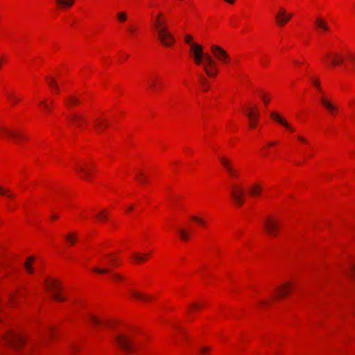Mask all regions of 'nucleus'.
Instances as JSON below:
<instances>
[{
  "mask_svg": "<svg viewBox=\"0 0 355 355\" xmlns=\"http://www.w3.org/2000/svg\"><path fill=\"white\" fill-rule=\"evenodd\" d=\"M153 26L157 33V37L160 42L166 46H171L174 42V38L171 33L168 30L164 19L155 18Z\"/></svg>",
  "mask_w": 355,
  "mask_h": 355,
  "instance_id": "obj_1",
  "label": "nucleus"
},
{
  "mask_svg": "<svg viewBox=\"0 0 355 355\" xmlns=\"http://www.w3.org/2000/svg\"><path fill=\"white\" fill-rule=\"evenodd\" d=\"M45 286L51 293V296L54 300L62 302L66 300L60 293L62 289L61 285L55 280H46L45 282Z\"/></svg>",
  "mask_w": 355,
  "mask_h": 355,
  "instance_id": "obj_2",
  "label": "nucleus"
},
{
  "mask_svg": "<svg viewBox=\"0 0 355 355\" xmlns=\"http://www.w3.org/2000/svg\"><path fill=\"white\" fill-rule=\"evenodd\" d=\"M263 228L270 236L275 237L279 232L280 223L277 219L269 216L263 223Z\"/></svg>",
  "mask_w": 355,
  "mask_h": 355,
  "instance_id": "obj_3",
  "label": "nucleus"
},
{
  "mask_svg": "<svg viewBox=\"0 0 355 355\" xmlns=\"http://www.w3.org/2000/svg\"><path fill=\"white\" fill-rule=\"evenodd\" d=\"M202 65L203 69L208 76L212 78L216 76L217 69L216 67V62L209 54L205 55V61L203 62Z\"/></svg>",
  "mask_w": 355,
  "mask_h": 355,
  "instance_id": "obj_4",
  "label": "nucleus"
},
{
  "mask_svg": "<svg viewBox=\"0 0 355 355\" xmlns=\"http://www.w3.org/2000/svg\"><path fill=\"white\" fill-rule=\"evenodd\" d=\"M8 345L12 346L15 349H18L24 344L22 336L15 333H8L4 338Z\"/></svg>",
  "mask_w": 355,
  "mask_h": 355,
  "instance_id": "obj_5",
  "label": "nucleus"
},
{
  "mask_svg": "<svg viewBox=\"0 0 355 355\" xmlns=\"http://www.w3.org/2000/svg\"><path fill=\"white\" fill-rule=\"evenodd\" d=\"M211 51L214 56L216 60L221 62L222 63L227 64L230 61V56L227 53L222 49L220 46L212 44L211 46Z\"/></svg>",
  "mask_w": 355,
  "mask_h": 355,
  "instance_id": "obj_6",
  "label": "nucleus"
},
{
  "mask_svg": "<svg viewBox=\"0 0 355 355\" xmlns=\"http://www.w3.org/2000/svg\"><path fill=\"white\" fill-rule=\"evenodd\" d=\"M191 51L193 53L195 63L197 65L202 64V59L205 60V55L207 54L203 52L202 46L196 43H191Z\"/></svg>",
  "mask_w": 355,
  "mask_h": 355,
  "instance_id": "obj_7",
  "label": "nucleus"
},
{
  "mask_svg": "<svg viewBox=\"0 0 355 355\" xmlns=\"http://www.w3.org/2000/svg\"><path fill=\"white\" fill-rule=\"evenodd\" d=\"M245 191L240 187L234 185L232 188L231 197L236 205L241 207L244 202Z\"/></svg>",
  "mask_w": 355,
  "mask_h": 355,
  "instance_id": "obj_8",
  "label": "nucleus"
},
{
  "mask_svg": "<svg viewBox=\"0 0 355 355\" xmlns=\"http://www.w3.org/2000/svg\"><path fill=\"white\" fill-rule=\"evenodd\" d=\"M115 340L117 344L121 347L123 350L131 352L134 349V343L132 340H131L129 338L123 336L118 335L116 336Z\"/></svg>",
  "mask_w": 355,
  "mask_h": 355,
  "instance_id": "obj_9",
  "label": "nucleus"
},
{
  "mask_svg": "<svg viewBox=\"0 0 355 355\" xmlns=\"http://www.w3.org/2000/svg\"><path fill=\"white\" fill-rule=\"evenodd\" d=\"M270 117L279 124L284 126L287 130H290L291 132H293L294 129L286 121L285 119L282 117L277 112H272L270 113Z\"/></svg>",
  "mask_w": 355,
  "mask_h": 355,
  "instance_id": "obj_10",
  "label": "nucleus"
},
{
  "mask_svg": "<svg viewBox=\"0 0 355 355\" xmlns=\"http://www.w3.org/2000/svg\"><path fill=\"white\" fill-rule=\"evenodd\" d=\"M320 103L332 114L338 111V107L324 96L320 97Z\"/></svg>",
  "mask_w": 355,
  "mask_h": 355,
  "instance_id": "obj_11",
  "label": "nucleus"
},
{
  "mask_svg": "<svg viewBox=\"0 0 355 355\" xmlns=\"http://www.w3.org/2000/svg\"><path fill=\"white\" fill-rule=\"evenodd\" d=\"M327 58L329 59V63L335 67L344 62V58L338 53H333L327 55Z\"/></svg>",
  "mask_w": 355,
  "mask_h": 355,
  "instance_id": "obj_12",
  "label": "nucleus"
},
{
  "mask_svg": "<svg viewBox=\"0 0 355 355\" xmlns=\"http://www.w3.org/2000/svg\"><path fill=\"white\" fill-rule=\"evenodd\" d=\"M246 114L249 119L250 127L254 128L256 122L258 121L259 117L257 108H255L254 110L251 108H248Z\"/></svg>",
  "mask_w": 355,
  "mask_h": 355,
  "instance_id": "obj_13",
  "label": "nucleus"
},
{
  "mask_svg": "<svg viewBox=\"0 0 355 355\" xmlns=\"http://www.w3.org/2000/svg\"><path fill=\"white\" fill-rule=\"evenodd\" d=\"M291 288L292 284L291 282H286L279 286L277 288V296L276 298L285 297L291 291Z\"/></svg>",
  "mask_w": 355,
  "mask_h": 355,
  "instance_id": "obj_14",
  "label": "nucleus"
},
{
  "mask_svg": "<svg viewBox=\"0 0 355 355\" xmlns=\"http://www.w3.org/2000/svg\"><path fill=\"white\" fill-rule=\"evenodd\" d=\"M220 160L222 164L223 165V166L227 170V173L231 176H233V177L237 176V171L232 166L229 160H227V159H225L224 157H220Z\"/></svg>",
  "mask_w": 355,
  "mask_h": 355,
  "instance_id": "obj_15",
  "label": "nucleus"
},
{
  "mask_svg": "<svg viewBox=\"0 0 355 355\" xmlns=\"http://www.w3.org/2000/svg\"><path fill=\"white\" fill-rule=\"evenodd\" d=\"M277 23L279 26H283L286 23H287L288 21V17H286V12L284 9H280L279 12L277 15L275 17Z\"/></svg>",
  "mask_w": 355,
  "mask_h": 355,
  "instance_id": "obj_16",
  "label": "nucleus"
},
{
  "mask_svg": "<svg viewBox=\"0 0 355 355\" xmlns=\"http://www.w3.org/2000/svg\"><path fill=\"white\" fill-rule=\"evenodd\" d=\"M77 169L83 174V178L89 180L92 169L89 168L87 164H85L82 166H78Z\"/></svg>",
  "mask_w": 355,
  "mask_h": 355,
  "instance_id": "obj_17",
  "label": "nucleus"
},
{
  "mask_svg": "<svg viewBox=\"0 0 355 355\" xmlns=\"http://www.w3.org/2000/svg\"><path fill=\"white\" fill-rule=\"evenodd\" d=\"M0 130L3 132L5 134H7L8 136L15 138V139H24L25 137H24L21 133L17 132L15 131L9 130L6 128H0Z\"/></svg>",
  "mask_w": 355,
  "mask_h": 355,
  "instance_id": "obj_18",
  "label": "nucleus"
},
{
  "mask_svg": "<svg viewBox=\"0 0 355 355\" xmlns=\"http://www.w3.org/2000/svg\"><path fill=\"white\" fill-rule=\"evenodd\" d=\"M315 25L317 26V27H318L324 31H329V26H328L327 21L324 19H322L321 17L316 18Z\"/></svg>",
  "mask_w": 355,
  "mask_h": 355,
  "instance_id": "obj_19",
  "label": "nucleus"
},
{
  "mask_svg": "<svg viewBox=\"0 0 355 355\" xmlns=\"http://www.w3.org/2000/svg\"><path fill=\"white\" fill-rule=\"evenodd\" d=\"M94 127L96 129L97 132L102 131L103 130V128H105L107 125V124L105 122V121L102 119H96L94 121Z\"/></svg>",
  "mask_w": 355,
  "mask_h": 355,
  "instance_id": "obj_20",
  "label": "nucleus"
},
{
  "mask_svg": "<svg viewBox=\"0 0 355 355\" xmlns=\"http://www.w3.org/2000/svg\"><path fill=\"white\" fill-rule=\"evenodd\" d=\"M64 101L67 103V105L69 107L74 106L80 103V100L74 96H69L68 98L65 99Z\"/></svg>",
  "mask_w": 355,
  "mask_h": 355,
  "instance_id": "obj_21",
  "label": "nucleus"
},
{
  "mask_svg": "<svg viewBox=\"0 0 355 355\" xmlns=\"http://www.w3.org/2000/svg\"><path fill=\"white\" fill-rule=\"evenodd\" d=\"M57 3L62 8H70L74 3V0H56Z\"/></svg>",
  "mask_w": 355,
  "mask_h": 355,
  "instance_id": "obj_22",
  "label": "nucleus"
},
{
  "mask_svg": "<svg viewBox=\"0 0 355 355\" xmlns=\"http://www.w3.org/2000/svg\"><path fill=\"white\" fill-rule=\"evenodd\" d=\"M261 190L262 188L260 185L254 184L250 187L249 192L252 196H257L261 193Z\"/></svg>",
  "mask_w": 355,
  "mask_h": 355,
  "instance_id": "obj_23",
  "label": "nucleus"
},
{
  "mask_svg": "<svg viewBox=\"0 0 355 355\" xmlns=\"http://www.w3.org/2000/svg\"><path fill=\"white\" fill-rule=\"evenodd\" d=\"M34 261V257H28L26 261L24 263V267L28 273H33L34 270L31 267V263Z\"/></svg>",
  "mask_w": 355,
  "mask_h": 355,
  "instance_id": "obj_24",
  "label": "nucleus"
},
{
  "mask_svg": "<svg viewBox=\"0 0 355 355\" xmlns=\"http://www.w3.org/2000/svg\"><path fill=\"white\" fill-rule=\"evenodd\" d=\"M159 80L157 76H155L153 78H149L148 83L150 87L156 91L158 89L157 83H159Z\"/></svg>",
  "mask_w": 355,
  "mask_h": 355,
  "instance_id": "obj_25",
  "label": "nucleus"
},
{
  "mask_svg": "<svg viewBox=\"0 0 355 355\" xmlns=\"http://www.w3.org/2000/svg\"><path fill=\"white\" fill-rule=\"evenodd\" d=\"M147 255L148 254H144L136 252V253L133 254L132 258L136 263H141L146 260V257Z\"/></svg>",
  "mask_w": 355,
  "mask_h": 355,
  "instance_id": "obj_26",
  "label": "nucleus"
},
{
  "mask_svg": "<svg viewBox=\"0 0 355 355\" xmlns=\"http://www.w3.org/2000/svg\"><path fill=\"white\" fill-rule=\"evenodd\" d=\"M71 119L73 121L78 127H81L80 121H85V119L79 114H73L71 116Z\"/></svg>",
  "mask_w": 355,
  "mask_h": 355,
  "instance_id": "obj_27",
  "label": "nucleus"
},
{
  "mask_svg": "<svg viewBox=\"0 0 355 355\" xmlns=\"http://www.w3.org/2000/svg\"><path fill=\"white\" fill-rule=\"evenodd\" d=\"M89 320L91 321V322L94 324V325H99L101 323H105L106 324L107 326L109 325V323L107 322L106 321L103 322V321H101V320H99L98 318H96V316L94 315H89Z\"/></svg>",
  "mask_w": 355,
  "mask_h": 355,
  "instance_id": "obj_28",
  "label": "nucleus"
},
{
  "mask_svg": "<svg viewBox=\"0 0 355 355\" xmlns=\"http://www.w3.org/2000/svg\"><path fill=\"white\" fill-rule=\"evenodd\" d=\"M65 238L70 244L73 245L76 241L77 235L74 232H71L66 235Z\"/></svg>",
  "mask_w": 355,
  "mask_h": 355,
  "instance_id": "obj_29",
  "label": "nucleus"
},
{
  "mask_svg": "<svg viewBox=\"0 0 355 355\" xmlns=\"http://www.w3.org/2000/svg\"><path fill=\"white\" fill-rule=\"evenodd\" d=\"M178 233L182 240L187 241L189 239V233L186 230L179 229Z\"/></svg>",
  "mask_w": 355,
  "mask_h": 355,
  "instance_id": "obj_30",
  "label": "nucleus"
},
{
  "mask_svg": "<svg viewBox=\"0 0 355 355\" xmlns=\"http://www.w3.org/2000/svg\"><path fill=\"white\" fill-rule=\"evenodd\" d=\"M116 18L121 23L125 22L128 19V15L125 12L121 11L116 14Z\"/></svg>",
  "mask_w": 355,
  "mask_h": 355,
  "instance_id": "obj_31",
  "label": "nucleus"
},
{
  "mask_svg": "<svg viewBox=\"0 0 355 355\" xmlns=\"http://www.w3.org/2000/svg\"><path fill=\"white\" fill-rule=\"evenodd\" d=\"M132 295L134 297H136V298L141 300H148L150 299V297H148V295H145L141 294V293H139L138 292H136L135 291H132Z\"/></svg>",
  "mask_w": 355,
  "mask_h": 355,
  "instance_id": "obj_32",
  "label": "nucleus"
},
{
  "mask_svg": "<svg viewBox=\"0 0 355 355\" xmlns=\"http://www.w3.org/2000/svg\"><path fill=\"white\" fill-rule=\"evenodd\" d=\"M137 179L138 182L139 183H141V184H144L147 182V179L146 178L145 175L141 172L138 173Z\"/></svg>",
  "mask_w": 355,
  "mask_h": 355,
  "instance_id": "obj_33",
  "label": "nucleus"
},
{
  "mask_svg": "<svg viewBox=\"0 0 355 355\" xmlns=\"http://www.w3.org/2000/svg\"><path fill=\"white\" fill-rule=\"evenodd\" d=\"M200 83L202 86V88L205 91H207L208 90V87L207 86V79L203 76H200Z\"/></svg>",
  "mask_w": 355,
  "mask_h": 355,
  "instance_id": "obj_34",
  "label": "nucleus"
},
{
  "mask_svg": "<svg viewBox=\"0 0 355 355\" xmlns=\"http://www.w3.org/2000/svg\"><path fill=\"white\" fill-rule=\"evenodd\" d=\"M126 30L130 35H133L137 31V28L134 25L127 26Z\"/></svg>",
  "mask_w": 355,
  "mask_h": 355,
  "instance_id": "obj_35",
  "label": "nucleus"
},
{
  "mask_svg": "<svg viewBox=\"0 0 355 355\" xmlns=\"http://www.w3.org/2000/svg\"><path fill=\"white\" fill-rule=\"evenodd\" d=\"M93 271L95 272H98L100 274H105V273H109L110 272V270L107 268H94L93 269Z\"/></svg>",
  "mask_w": 355,
  "mask_h": 355,
  "instance_id": "obj_36",
  "label": "nucleus"
},
{
  "mask_svg": "<svg viewBox=\"0 0 355 355\" xmlns=\"http://www.w3.org/2000/svg\"><path fill=\"white\" fill-rule=\"evenodd\" d=\"M47 80H48V83L49 85L52 87H57L58 88V84L55 80L54 78H50V77H47Z\"/></svg>",
  "mask_w": 355,
  "mask_h": 355,
  "instance_id": "obj_37",
  "label": "nucleus"
},
{
  "mask_svg": "<svg viewBox=\"0 0 355 355\" xmlns=\"http://www.w3.org/2000/svg\"><path fill=\"white\" fill-rule=\"evenodd\" d=\"M191 218L192 220H193L196 221L197 223H199L200 225H201L202 226H205V221L203 219H202V218H199V217H198V216H192L191 217Z\"/></svg>",
  "mask_w": 355,
  "mask_h": 355,
  "instance_id": "obj_38",
  "label": "nucleus"
},
{
  "mask_svg": "<svg viewBox=\"0 0 355 355\" xmlns=\"http://www.w3.org/2000/svg\"><path fill=\"white\" fill-rule=\"evenodd\" d=\"M10 191L8 189H4L1 187H0V194L1 195H6L9 198H12V195L9 194Z\"/></svg>",
  "mask_w": 355,
  "mask_h": 355,
  "instance_id": "obj_39",
  "label": "nucleus"
},
{
  "mask_svg": "<svg viewBox=\"0 0 355 355\" xmlns=\"http://www.w3.org/2000/svg\"><path fill=\"white\" fill-rule=\"evenodd\" d=\"M312 82H313V84L317 87V89L321 92L322 90H321V87H320V81L318 80V79L313 78Z\"/></svg>",
  "mask_w": 355,
  "mask_h": 355,
  "instance_id": "obj_40",
  "label": "nucleus"
},
{
  "mask_svg": "<svg viewBox=\"0 0 355 355\" xmlns=\"http://www.w3.org/2000/svg\"><path fill=\"white\" fill-rule=\"evenodd\" d=\"M261 97L264 102L265 105H267L269 103V98L267 97V95L265 93L260 92Z\"/></svg>",
  "mask_w": 355,
  "mask_h": 355,
  "instance_id": "obj_41",
  "label": "nucleus"
},
{
  "mask_svg": "<svg viewBox=\"0 0 355 355\" xmlns=\"http://www.w3.org/2000/svg\"><path fill=\"white\" fill-rule=\"evenodd\" d=\"M8 97L10 100H11L14 103H17L19 101V99L17 98L15 95L12 94H9Z\"/></svg>",
  "mask_w": 355,
  "mask_h": 355,
  "instance_id": "obj_42",
  "label": "nucleus"
},
{
  "mask_svg": "<svg viewBox=\"0 0 355 355\" xmlns=\"http://www.w3.org/2000/svg\"><path fill=\"white\" fill-rule=\"evenodd\" d=\"M193 38L191 35H187L184 36V41L186 43L189 44L191 46V43L192 42Z\"/></svg>",
  "mask_w": 355,
  "mask_h": 355,
  "instance_id": "obj_43",
  "label": "nucleus"
},
{
  "mask_svg": "<svg viewBox=\"0 0 355 355\" xmlns=\"http://www.w3.org/2000/svg\"><path fill=\"white\" fill-rule=\"evenodd\" d=\"M97 217L101 219V220H103V219H107V216L104 213V211H101L100 212L98 215H97Z\"/></svg>",
  "mask_w": 355,
  "mask_h": 355,
  "instance_id": "obj_44",
  "label": "nucleus"
},
{
  "mask_svg": "<svg viewBox=\"0 0 355 355\" xmlns=\"http://www.w3.org/2000/svg\"><path fill=\"white\" fill-rule=\"evenodd\" d=\"M112 276H113V278L115 279V280H121L123 279V277L119 274H116V273H112Z\"/></svg>",
  "mask_w": 355,
  "mask_h": 355,
  "instance_id": "obj_45",
  "label": "nucleus"
},
{
  "mask_svg": "<svg viewBox=\"0 0 355 355\" xmlns=\"http://www.w3.org/2000/svg\"><path fill=\"white\" fill-rule=\"evenodd\" d=\"M297 139L303 143H307V140L303 137L299 136L297 137Z\"/></svg>",
  "mask_w": 355,
  "mask_h": 355,
  "instance_id": "obj_46",
  "label": "nucleus"
},
{
  "mask_svg": "<svg viewBox=\"0 0 355 355\" xmlns=\"http://www.w3.org/2000/svg\"><path fill=\"white\" fill-rule=\"evenodd\" d=\"M355 274V265H353L350 268V272H349V275Z\"/></svg>",
  "mask_w": 355,
  "mask_h": 355,
  "instance_id": "obj_47",
  "label": "nucleus"
},
{
  "mask_svg": "<svg viewBox=\"0 0 355 355\" xmlns=\"http://www.w3.org/2000/svg\"><path fill=\"white\" fill-rule=\"evenodd\" d=\"M191 309H198L200 307V306L196 303L191 304Z\"/></svg>",
  "mask_w": 355,
  "mask_h": 355,
  "instance_id": "obj_48",
  "label": "nucleus"
},
{
  "mask_svg": "<svg viewBox=\"0 0 355 355\" xmlns=\"http://www.w3.org/2000/svg\"><path fill=\"white\" fill-rule=\"evenodd\" d=\"M41 104H43L46 110H49V106L44 101L41 102Z\"/></svg>",
  "mask_w": 355,
  "mask_h": 355,
  "instance_id": "obj_49",
  "label": "nucleus"
},
{
  "mask_svg": "<svg viewBox=\"0 0 355 355\" xmlns=\"http://www.w3.org/2000/svg\"><path fill=\"white\" fill-rule=\"evenodd\" d=\"M51 218L53 220H55V219H58L59 218V216L58 214H53Z\"/></svg>",
  "mask_w": 355,
  "mask_h": 355,
  "instance_id": "obj_50",
  "label": "nucleus"
},
{
  "mask_svg": "<svg viewBox=\"0 0 355 355\" xmlns=\"http://www.w3.org/2000/svg\"><path fill=\"white\" fill-rule=\"evenodd\" d=\"M224 1L230 4H234L235 2V0H224Z\"/></svg>",
  "mask_w": 355,
  "mask_h": 355,
  "instance_id": "obj_51",
  "label": "nucleus"
},
{
  "mask_svg": "<svg viewBox=\"0 0 355 355\" xmlns=\"http://www.w3.org/2000/svg\"><path fill=\"white\" fill-rule=\"evenodd\" d=\"M286 17H288V21H289L290 19L292 17V15L286 13Z\"/></svg>",
  "mask_w": 355,
  "mask_h": 355,
  "instance_id": "obj_52",
  "label": "nucleus"
},
{
  "mask_svg": "<svg viewBox=\"0 0 355 355\" xmlns=\"http://www.w3.org/2000/svg\"><path fill=\"white\" fill-rule=\"evenodd\" d=\"M261 64H262L263 65H266V64H267V60H261Z\"/></svg>",
  "mask_w": 355,
  "mask_h": 355,
  "instance_id": "obj_53",
  "label": "nucleus"
},
{
  "mask_svg": "<svg viewBox=\"0 0 355 355\" xmlns=\"http://www.w3.org/2000/svg\"><path fill=\"white\" fill-rule=\"evenodd\" d=\"M162 17V14L160 12L157 15V16L155 17V18H159V19H161V17Z\"/></svg>",
  "mask_w": 355,
  "mask_h": 355,
  "instance_id": "obj_54",
  "label": "nucleus"
},
{
  "mask_svg": "<svg viewBox=\"0 0 355 355\" xmlns=\"http://www.w3.org/2000/svg\"><path fill=\"white\" fill-rule=\"evenodd\" d=\"M350 59L352 60V61L355 64V58L354 57H350Z\"/></svg>",
  "mask_w": 355,
  "mask_h": 355,
  "instance_id": "obj_55",
  "label": "nucleus"
},
{
  "mask_svg": "<svg viewBox=\"0 0 355 355\" xmlns=\"http://www.w3.org/2000/svg\"><path fill=\"white\" fill-rule=\"evenodd\" d=\"M260 304H267V302H266V301H261V302H260Z\"/></svg>",
  "mask_w": 355,
  "mask_h": 355,
  "instance_id": "obj_56",
  "label": "nucleus"
},
{
  "mask_svg": "<svg viewBox=\"0 0 355 355\" xmlns=\"http://www.w3.org/2000/svg\"><path fill=\"white\" fill-rule=\"evenodd\" d=\"M207 351H208V349H207V348H203V349H202V352H207Z\"/></svg>",
  "mask_w": 355,
  "mask_h": 355,
  "instance_id": "obj_57",
  "label": "nucleus"
},
{
  "mask_svg": "<svg viewBox=\"0 0 355 355\" xmlns=\"http://www.w3.org/2000/svg\"><path fill=\"white\" fill-rule=\"evenodd\" d=\"M132 209H133V206H130V207H128V210H129V211H132Z\"/></svg>",
  "mask_w": 355,
  "mask_h": 355,
  "instance_id": "obj_58",
  "label": "nucleus"
},
{
  "mask_svg": "<svg viewBox=\"0 0 355 355\" xmlns=\"http://www.w3.org/2000/svg\"><path fill=\"white\" fill-rule=\"evenodd\" d=\"M56 92H58L59 91V87L58 86V88L57 87H53Z\"/></svg>",
  "mask_w": 355,
  "mask_h": 355,
  "instance_id": "obj_59",
  "label": "nucleus"
},
{
  "mask_svg": "<svg viewBox=\"0 0 355 355\" xmlns=\"http://www.w3.org/2000/svg\"><path fill=\"white\" fill-rule=\"evenodd\" d=\"M274 144H275V143H274V142H272V143H270V144H269V146H272V145H274Z\"/></svg>",
  "mask_w": 355,
  "mask_h": 355,
  "instance_id": "obj_60",
  "label": "nucleus"
},
{
  "mask_svg": "<svg viewBox=\"0 0 355 355\" xmlns=\"http://www.w3.org/2000/svg\"><path fill=\"white\" fill-rule=\"evenodd\" d=\"M295 62H296L297 64H300V62H298V61H295Z\"/></svg>",
  "mask_w": 355,
  "mask_h": 355,
  "instance_id": "obj_61",
  "label": "nucleus"
}]
</instances>
